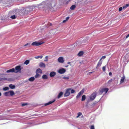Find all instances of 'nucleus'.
<instances>
[{"label":"nucleus","mask_w":129,"mask_h":129,"mask_svg":"<svg viewBox=\"0 0 129 129\" xmlns=\"http://www.w3.org/2000/svg\"><path fill=\"white\" fill-rule=\"evenodd\" d=\"M52 3H49L46 4L44 7V8L46 9L49 10L51 11H54L53 8L52 7Z\"/></svg>","instance_id":"obj_1"},{"label":"nucleus","mask_w":129,"mask_h":129,"mask_svg":"<svg viewBox=\"0 0 129 129\" xmlns=\"http://www.w3.org/2000/svg\"><path fill=\"white\" fill-rule=\"evenodd\" d=\"M21 70V66H17L15 67L14 73H17L18 72H20Z\"/></svg>","instance_id":"obj_2"},{"label":"nucleus","mask_w":129,"mask_h":129,"mask_svg":"<svg viewBox=\"0 0 129 129\" xmlns=\"http://www.w3.org/2000/svg\"><path fill=\"white\" fill-rule=\"evenodd\" d=\"M96 96V93L94 92L92 93L90 96V98L91 100H93Z\"/></svg>","instance_id":"obj_3"},{"label":"nucleus","mask_w":129,"mask_h":129,"mask_svg":"<svg viewBox=\"0 0 129 129\" xmlns=\"http://www.w3.org/2000/svg\"><path fill=\"white\" fill-rule=\"evenodd\" d=\"M71 90V89L69 88L67 89L66 92L64 94L65 96H67L69 95L70 94V90Z\"/></svg>","instance_id":"obj_4"},{"label":"nucleus","mask_w":129,"mask_h":129,"mask_svg":"<svg viewBox=\"0 0 129 129\" xmlns=\"http://www.w3.org/2000/svg\"><path fill=\"white\" fill-rule=\"evenodd\" d=\"M109 90L108 88H102L101 90H100V91L101 93H102L104 92H105V93H106Z\"/></svg>","instance_id":"obj_5"},{"label":"nucleus","mask_w":129,"mask_h":129,"mask_svg":"<svg viewBox=\"0 0 129 129\" xmlns=\"http://www.w3.org/2000/svg\"><path fill=\"white\" fill-rule=\"evenodd\" d=\"M66 70L62 68L59 69L58 71V72L60 74H63L64 73L66 72Z\"/></svg>","instance_id":"obj_6"},{"label":"nucleus","mask_w":129,"mask_h":129,"mask_svg":"<svg viewBox=\"0 0 129 129\" xmlns=\"http://www.w3.org/2000/svg\"><path fill=\"white\" fill-rule=\"evenodd\" d=\"M43 43L40 42H33V46H38L42 44Z\"/></svg>","instance_id":"obj_7"},{"label":"nucleus","mask_w":129,"mask_h":129,"mask_svg":"<svg viewBox=\"0 0 129 129\" xmlns=\"http://www.w3.org/2000/svg\"><path fill=\"white\" fill-rule=\"evenodd\" d=\"M57 60L59 62L61 63H63L64 61L62 57H59L58 58Z\"/></svg>","instance_id":"obj_8"},{"label":"nucleus","mask_w":129,"mask_h":129,"mask_svg":"<svg viewBox=\"0 0 129 129\" xmlns=\"http://www.w3.org/2000/svg\"><path fill=\"white\" fill-rule=\"evenodd\" d=\"M84 92V91L83 90H81L78 93V94L76 96V98L77 99H78V98Z\"/></svg>","instance_id":"obj_9"},{"label":"nucleus","mask_w":129,"mask_h":129,"mask_svg":"<svg viewBox=\"0 0 129 129\" xmlns=\"http://www.w3.org/2000/svg\"><path fill=\"white\" fill-rule=\"evenodd\" d=\"M56 74V73L55 72L53 71L51 72L50 74L49 75L50 77H53Z\"/></svg>","instance_id":"obj_10"},{"label":"nucleus","mask_w":129,"mask_h":129,"mask_svg":"<svg viewBox=\"0 0 129 129\" xmlns=\"http://www.w3.org/2000/svg\"><path fill=\"white\" fill-rule=\"evenodd\" d=\"M15 69L13 68L7 71L6 72L7 73L14 72Z\"/></svg>","instance_id":"obj_11"},{"label":"nucleus","mask_w":129,"mask_h":129,"mask_svg":"<svg viewBox=\"0 0 129 129\" xmlns=\"http://www.w3.org/2000/svg\"><path fill=\"white\" fill-rule=\"evenodd\" d=\"M55 100H54L52 101H50L47 103H45V106H47L51 104H52V103H53L55 101Z\"/></svg>","instance_id":"obj_12"},{"label":"nucleus","mask_w":129,"mask_h":129,"mask_svg":"<svg viewBox=\"0 0 129 129\" xmlns=\"http://www.w3.org/2000/svg\"><path fill=\"white\" fill-rule=\"evenodd\" d=\"M39 66L40 67H41L45 68V64L42 62L40 63L39 64Z\"/></svg>","instance_id":"obj_13"},{"label":"nucleus","mask_w":129,"mask_h":129,"mask_svg":"<svg viewBox=\"0 0 129 129\" xmlns=\"http://www.w3.org/2000/svg\"><path fill=\"white\" fill-rule=\"evenodd\" d=\"M125 77L124 75H123V76L121 78V79H120V83H122L124 82V80L125 79Z\"/></svg>","instance_id":"obj_14"},{"label":"nucleus","mask_w":129,"mask_h":129,"mask_svg":"<svg viewBox=\"0 0 129 129\" xmlns=\"http://www.w3.org/2000/svg\"><path fill=\"white\" fill-rule=\"evenodd\" d=\"M36 73H40L41 74H42V70L40 68L38 69H37Z\"/></svg>","instance_id":"obj_15"},{"label":"nucleus","mask_w":129,"mask_h":129,"mask_svg":"<svg viewBox=\"0 0 129 129\" xmlns=\"http://www.w3.org/2000/svg\"><path fill=\"white\" fill-rule=\"evenodd\" d=\"M63 92H60L58 94V96H57V98L58 99L60 98L62 96L63 94Z\"/></svg>","instance_id":"obj_16"},{"label":"nucleus","mask_w":129,"mask_h":129,"mask_svg":"<svg viewBox=\"0 0 129 129\" xmlns=\"http://www.w3.org/2000/svg\"><path fill=\"white\" fill-rule=\"evenodd\" d=\"M102 63V61L101 60H100L99 62H98V64H97V67L96 68H97V67L100 66Z\"/></svg>","instance_id":"obj_17"},{"label":"nucleus","mask_w":129,"mask_h":129,"mask_svg":"<svg viewBox=\"0 0 129 129\" xmlns=\"http://www.w3.org/2000/svg\"><path fill=\"white\" fill-rule=\"evenodd\" d=\"M84 53V52L83 51H80L78 54V55L79 56H81Z\"/></svg>","instance_id":"obj_18"},{"label":"nucleus","mask_w":129,"mask_h":129,"mask_svg":"<svg viewBox=\"0 0 129 129\" xmlns=\"http://www.w3.org/2000/svg\"><path fill=\"white\" fill-rule=\"evenodd\" d=\"M9 87L12 89H13L15 88V86L14 85H13L11 84L9 85Z\"/></svg>","instance_id":"obj_19"},{"label":"nucleus","mask_w":129,"mask_h":129,"mask_svg":"<svg viewBox=\"0 0 129 129\" xmlns=\"http://www.w3.org/2000/svg\"><path fill=\"white\" fill-rule=\"evenodd\" d=\"M4 95L6 96H10L9 91L8 92H6L4 93Z\"/></svg>","instance_id":"obj_20"},{"label":"nucleus","mask_w":129,"mask_h":129,"mask_svg":"<svg viewBox=\"0 0 129 129\" xmlns=\"http://www.w3.org/2000/svg\"><path fill=\"white\" fill-rule=\"evenodd\" d=\"M42 78L43 79H46L48 78L47 76L46 75H44L42 76Z\"/></svg>","instance_id":"obj_21"},{"label":"nucleus","mask_w":129,"mask_h":129,"mask_svg":"<svg viewBox=\"0 0 129 129\" xmlns=\"http://www.w3.org/2000/svg\"><path fill=\"white\" fill-rule=\"evenodd\" d=\"M76 7V6L75 5H73L71 6L70 8V9L72 10H73Z\"/></svg>","instance_id":"obj_22"},{"label":"nucleus","mask_w":129,"mask_h":129,"mask_svg":"<svg viewBox=\"0 0 129 129\" xmlns=\"http://www.w3.org/2000/svg\"><path fill=\"white\" fill-rule=\"evenodd\" d=\"M9 92L10 93V95L13 96L14 94V92L13 91H10Z\"/></svg>","instance_id":"obj_23"},{"label":"nucleus","mask_w":129,"mask_h":129,"mask_svg":"<svg viewBox=\"0 0 129 129\" xmlns=\"http://www.w3.org/2000/svg\"><path fill=\"white\" fill-rule=\"evenodd\" d=\"M43 57V56H36L35 57V58L36 59H38L39 58H40V59H42Z\"/></svg>","instance_id":"obj_24"},{"label":"nucleus","mask_w":129,"mask_h":129,"mask_svg":"<svg viewBox=\"0 0 129 129\" xmlns=\"http://www.w3.org/2000/svg\"><path fill=\"white\" fill-rule=\"evenodd\" d=\"M41 76V75L40 74H39L38 73H36V75L35 76V77L36 78H38L39 77Z\"/></svg>","instance_id":"obj_25"},{"label":"nucleus","mask_w":129,"mask_h":129,"mask_svg":"<svg viewBox=\"0 0 129 129\" xmlns=\"http://www.w3.org/2000/svg\"><path fill=\"white\" fill-rule=\"evenodd\" d=\"M86 99V96L85 95H84L82 96L81 101H83L85 100Z\"/></svg>","instance_id":"obj_26"},{"label":"nucleus","mask_w":129,"mask_h":129,"mask_svg":"<svg viewBox=\"0 0 129 129\" xmlns=\"http://www.w3.org/2000/svg\"><path fill=\"white\" fill-rule=\"evenodd\" d=\"M29 63V61L28 60H27L25 61L24 62V64H26V65H27Z\"/></svg>","instance_id":"obj_27"},{"label":"nucleus","mask_w":129,"mask_h":129,"mask_svg":"<svg viewBox=\"0 0 129 129\" xmlns=\"http://www.w3.org/2000/svg\"><path fill=\"white\" fill-rule=\"evenodd\" d=\"M7 78H0V80H6L7 79Z\"/></svg>","instance_id":"obj_28"},{"label":"nucleus","mask_w":129,"mask_h":129,"mask_svg":"<svg viewBox=\"0 0 129 129\" xmlns=\"http://www.w3.org/2000/svg\"><path fill=\"white\" fill-rule=\"evenodd\" d=\"M9 88L8 87H5V88H3V90H6L9 89Z\"/></svg>","instance_id":"obj_29"},{"label":"nucleus","mask_w":129,"mask_h":129,"mask_svg":"<svg viewBox=\"0 0 129 129\" xmlns=\"http://www.w3.org/2000/svg\"><path fill=\"white\" fill-rule=\"evenodd\" d=\"M90 129H95L94 126L93 125H92L90 127Z\"/></svg>","instance_id":"obj_30"},{"label":"nucleus","mask_w":129,"mask_h":129,"mask_svg":"<svg viewBox=\"0 0 129 129\" xmlns=\"http://www.w3.org/2000/svg\"><path fill=\"white\" fill-rule=\"evenodd\" d=\"M82 3H85L88 0H81Z\"/></svg>","instance_id":"obj_31"},{"label":"nucleus","mask_w":129,"mask_h":129,"mask_svg":"<svg viewBox=\"0 0 129 129\" xmlns=\"http://www.w3.org/2000/svg\"><path fill=\"white\" fill-rule=\"evenodd\" d=\"M106 66H104L102 68L103 70L104 71H105L106 70Z\"/></svg>","instance_id":"obj_32"},{"label":"nucleus","mask_w":129,"mask_h":129,"mask_svg":"<svg viewBox=\"0 0 129 129\" xmlns=\"http://www.w3.org/2000/svg\"><path fill=\"white\" fill-rule=\"evenodd\" d=\"M11 18L12 19H15L16 18V17L15 15H13L11 17Z\"/></svg>","instance_id":"obj_33"},{"label":"nucleus","mask_w":129,"mask_h":129,"mask_svg":"<svg viewBox=\"0 0 129 129\" xmlns=\"http://www.w3.org/2000/svg\"><path fill=\"white\" fill-rule=\"evenodd\" d=\"M106 56H102V57H101V58L100 59V60H101L102 59H105L106 58Z\"/></svg>","instance_id":"obj_34"},{"label":"nucleus","mask_w":129,"mask_h":129,"mask_svg":"<svg viewBox=\"0 0 129 129\" xmlns=\"http://www.w3.org/2000/svg\"><path fill=\"white\" fill-rule=\"evenodd\" d=\"M48 58V56H46L45 57V58H46V60H45L44 61H48V60L47 59Z\"/></svg>","instance_id":"obj_35"},{"label":"nucleus","mask_w":129,"mask_h":129,"mask_svg":"<svg viewBox=\"0 0 129 129\" xmlns=\"http://www.w3.org/2000/svg\"><path fill=\"white\" fill-rule=\"evenodd\" d=\"M122 7H120L119 8V11H121L122 10Z\"/></svg>","instance_id":"obj_36"},{"label":"nucleus","mask_w":129,"mask_h":129,"mask_svg":"<svg viewBox=\"0 0 129 129\" xmlns=\"http://www.w3.org/2000/svg\"><path fill=\"white\" fill-rule=\"evenodd\" d=\"M112 79H110V80H109L108 81V83L109 84L110 83H111V82H112Z\"/></svg>","instance_id":"obj_37"},{"label":"nucleus","mask_w":129,"mask_h":129,"mask_svg":"<svg viewBox=\"0 0 129 129\" xmlns=\"http://www.w3.org/2000/svg\"><path fill=\"white\" fill-rule=\"evenodd\" d=\"M75 92V90L73 89H72L71 91V93H74Z\"/></svg>","instance_id":"obj_38"},{"label":"nucleus","mask_w":129,"mask_h":129,"mask_svg":"<svg viewBox=\"0 0 129 129\" xmlns=\"http://www.w3.org/2000/svg\"><path fill=\"white\" fill-rule=\"evenodd\" d=\"M82 114V113H81L79 112L77 114L79 116H81Z\"/></svg>","instance_id":"obj_39"},{"label":"nucleus","mask_w":129,"mask_h":129,"mask_svg":"<svg viewBox=\"0 0 129 129\" xmlns=\"http://www.w3.org/2000/svg\"><path fill=\"white\" fill-rule=\"evenodd\" d=\"M29 80L30 81H32V77H31L29 79Z\"/></svg>","instance_id":"obj_40"},{"label":"nucleus","mask_w":129,"mask_h":129,"mask_svg":"<svg viewBox=\"0 0 129 129\" xmlns=\"http://www.w3.org/2000/svg\"><path fill=\"white\" fill-rule=\"evenodd\" d=\"M122 8L123 9H125L127 8L126 7L125 5H124L123 6Z\"/></svg>","instance_id":"obj_41"},{"label":"nucleus","mask_w":129,"mask_h":129,"mask_svg":"<svg viewBox=\"0 0 129 129\" xmlns=\"http://www.w3.org/2000/svg\"><path fill=\"white\" fill-rule=\"evenodd\" d=\"M125 6L126 8L127 7H129V4H127L126 5H125Z\"/></svg>","instance_id":"obj_42"},{"label":"nucleus","mask_w":129,"mask_h":129,"mask_svg":"<svg viewBox=\"0 0 129 129\" xmlns=\"http://www.w3.org/2000/svg\"><path fill=\"white\" fill-rule=\"evenodd\" d=\"M63 78L65 79H69V78L68 77H63Z\"/></svg>","instance_id":"obj_43"},{"label":"nucleus","mask_w":129,"mask_h":129,"mask_svg":"<svg viewBox=\"0 0 129 129\" xmlns=\"http://www.w3.org/2000/svg\"><path fill=\"white\" fill-rule=\"evenodd\" d=\"M27 103H24L22 104V106H25V105H27Z\"/></svg>","instance_id":"obj_44"},{"label":"nucleus","mask_w":129,"mask_h":129,"mask_svg":"<svg viewBox=\"0 0 129 129\" xmlns=\"http://www.w3.org/2000/svg\"><path fill=\"white\" fill-rule=\"evenodd\" d=\"M69 17H68L66 18V21H67L69 19Z\"/></svg>","instance_id":"obj_45"},{"label":"nucleus","mask_w":129,"mask_h":129,"mask_svg":"<svg viewBox=\"0 0 129 129\" xmlns=\"http://www.w3.org/2000/svg\"><path fill=\"white\" fill-rule=\"evenodd\" d=\"M129 37V34L126 36V39L127 38Z\"/></svg>","instance_id":"obj_46"},{"label":"nucleus","mask_w":129,"mask_h":129,"mask_svg":"<svg viewBox=\"0 0 129 129\" xmlns=\"http://www.w3.org/2000/svg\"><path fill=\"white\" fill-rule=\"evenodd\" d=\"M112 75V73L111 72H110L109 73V76H111Z\"/></svg>","instance_id":"obj_47"},{"label":"nucleus","mask_w":129,"mask_h":129,"mask_svg":"<svg viewBox=\"0 0 129 129\" xmlns=\"http://www.w3.org/2000/svg\"><path fill=\"white\" fill-rule=\"evenodd\" d=\"M92 73H93V72H89V73H88V74H89V75H90V74H91Z\"/></svg>","instance_id":"obj_48"},{"label":"nucleus","mask_w":129,"mask_h":129,"mask_svg":"<svg viewBox=\"0 0 129 129\" xmlns=\"http://www.w3.org/2000/svg\"><path fill=\"white\" fill-rule=\"evenodd\" d=\"M95 103H93V104L91 106H92L93 107L95 105Z\"/></svg>","instance_id":"obj_49"},{"label":"nucleus","mask_w":129,"mask_h":129,"mask_svg":"<svg viewBox=\"0 0 129 129\" xmlns=\"http://www.w3.org/2000/svg\"><path fill=\"white\" fill-rule=\"evenodd\" d=\"M66 21H67L66 20H64L63 21V22L64 23V22H66Z\"/></svg>","instance_id":"obj_50"},{"label":"nucleus","mask_w":129,"mask_h":129,"mask_svg":"<svg viewBox=\"0 0 129 129\" xmlns=\"http://www.w3.org/2000/svg\"><path fill=\"white\" fill-rule=\"evenodd\" d=\"M28 43H27L25 45H24V46H26L27 45H28Z\"/></svg>","instance_id":"obj_51"},{"label":"nucleus","mask_w":129,"mask_h":129,"mask_svg":"<svg viewBox=\"0 0 129 129\" xmlns=\"http://www.w3.org/2000/svg\"><path fill=\"white\" fill-rule=\"evenodd\" d=\"M67 63L68 64H70V65L71 66V64H70V62H68V63Z\"/></svg>","instance_id":"obj_52"},{"label":"nucleus","mask_w":129,"mask_h":129,"mask_svg":"<svg viewBox=\"0 0 129 129\" xmlns=\"http://www.w3.org/2000/svg\"><path fill=\"white\" fill-rule=\"evenodd\" d=\"M35 80V78L34 77H33V81Z\"/></svg>","instance_id":"obj_53"},{"label":"nucleus","mask_w":129,"mask_h":129,"mask_svg":"<svg viewBox=\"0 0 129 129\" xmlns=\"http://www.w3.org/2000/svg\"><path fill=\"white\" fill-rule=\"evenodd\" d=\"M68 66V65L66 66H65V67H67Z\"/></svg>","instance_id":"obj_54"},{"label":"nucleus","mask_w":129,"mask_h":129,"mask_svg":"<svg viewBox=\"0 0 129 129\" xmlns=\"http://www.w3.org/2000/svg\"><path fill=\"white\" fill-rule=\"evenodd\" d=\"M79 117V116L78 115V116H77L76 117L78 118Z\"/></svg>","instance_id":"obj_55"},{"label":"nucleus","mask_w":129,"mask_h":129,"mask_svg":"<svg viewBox=\"0 0 129 129\" xmlns=\"http://www.w3.org/2000/svg\"><path fill=\"white\" fill-rule=\"evenodd\" d=\"M50 25H52V24L51 23H50Z\"/></svg>","instance_id":"obj_56"},{"label":"nucleus","mask_w":129,"mask_h":129,"mask_svg":"<svg viewBox=\"0 0 129 129\" xmlns=\"http://www.w3.org/2000/svg\"><path fill=\"white\" fill-rule=\"evenodd\" d=\"M1 94H1V93L0 92V96H1Z\"/></svg>","instance_id":"obj_57"},{"label":"nucleus","mask_w":129,"mask_h":129,"mask_svg":"<svg viewBox=\"0 0 129 129\" xmlns=\"http://www.w3.org/2000/svg\"><path fill=\"white\" fill-rule=\"evenodd\" d=\"M68 1L67 2V4L68 3Z\"/></svg>","instance_id":"obj_58"},{"label":"nucleus","mask_w":129,"mask_h":129,"mask_svg":"<svg viewBox=\"0 0 129 129\" xmlns=\"http://www.w3.org/2000/svg\"><path fill=\"white\" fill-rule=\"evenodd\" d=\"M55 6V4H54L53 7H54Z\"/></svg>","instance_id":"obj_59"},{"label":"nucleus","mask_w":129,"mask_h":129,"mask_svg":"<svg viewBox=\"0 0 129 129\" xmlns=\"http://www.w3.org/2000/svg\"><path fill=\"white\" fill-rule=\"evenodd\" d=\"M78 129H81V128H78Z\"/></svg>","instance_id":"obj_60"},{"label":"nucleus","mask_w":129,"mask_h":129,"mask_svg":"<svg viewBox=\"0 0 129 129\" xmlns=\"http://www.w3.org/2000/svg\"><path fill=\"white\" fill-rule=\"evenodd\" d=\"M31 45H32V44H31Z\"/></svg>","instance_id":"obj_61"},{"label":"nucleus","mask_w":129,"mask_h":129,"mask_svg":"<svg viewBox=\"0 0 129 129\" xmlns=\"http://www.w3.org/2000/svg\"><path fill=\"white\" fill-rule=\"evenodd\" d=\"M70 0H69V1H70Z\"/></svg>","instance_id":"obj_62"}]
</instances>
